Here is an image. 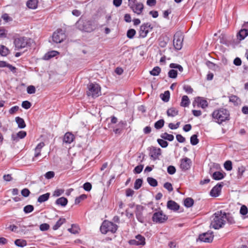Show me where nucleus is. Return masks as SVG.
<instances>
[{
  "label": "nucleus",
  "mask_w": 248,
  "mask_h": 248,
  "mask_svg": "<svg viewBox=\"0 0 248 248\" xmlns=\"http://www.w3.org/2000/svg\"><path fill=\"white\" fill-rule=\"evenodd\" d=\"M226 213L222 211H217L211 217L210 227L215 229L222 228L225 224Z\"/></svg>",
  "instance_id": "1"
},
{
  "label": "nucleus",
  "mask_w": 248,
  "mask_h": 248,
  "mask_svg": "<svg viewBox=\"0 0 248 248\" xmlns=\"http://www.w3.org/2000/svg\"><path fill=\"white\" fill-rule=\"evenodd\" d=\"M212 116L214 121L219 124L230 119L229 111L223 108L214 110L212 114Z\"/></svg>",
  "instance_id": "2"
},
{
  "label": "nucleus",
  "mask_w": 248,
  "mask_h": 248,
  "mask_svg": "<svg viewBox=\"0 0 248 248\" xmlns=\"http://www.w3.org/2000/svg\"><path fill=\"white\" fill-rule=\"evenodd\" d=\"M118 229V226L111 221L105 220L103 222L100 230L103 234H106L108 232L115 233Z\"/></svg>",
  "instance_id": "3"
},
{
  "label": "nucleus",
  "mask_w": 248,
  "mask_h": 248,
  "mask_svg": "<svg viewBox=\"0 0 248 248\" xmlns=\"http://www.w3.org/2000/svg\"><path fill=\"white\" fill-rule=\"evenodd\" d=\"M88 91L87 92L88 96L93 98L97 97L101 94V89L99 85L96 83H90L88 85Z\"/></svg>",
  "instance_id": "4"
},
{
  "label": "nucleus",
  "mask_w": 248,
  "mask_h": 248,
  "mask_svg": "<svg viewBox=\"0 0 248 248\" xmlns=\"http://www.w3.org/2000/svg\"><path fill=\"white\" fill-rule=\"evenodd\" d=\"M30 41L31 39L25 37L16 38L14 40L15 49L19 50L27 47L30 45Z\"/></svg>",
  "instance_id": "5"
},
{
  "label": "nucleus",
  "mask_w": 248,
  "mask_h": 248,
  "mask_svg": "<svg viewBox=\"0 0 248 248\" xmlns=\"http://www.w3.org/2000/svg\"><path fill=\"white\" fill-rule=\"evenodd\" d=\"M168 218V216L164 214L162 210L155 212L152 216V220L156 223H163Z\"/></svg>",
  "instance_id": "6"
},
{
  "label": "nucleus",
  "mask_w": 248,
  "mask_h": 248,
  "mask_svg": "<svg viewBox=\"0 0 248 248\" xmlns=\"http://www.w3.org/2000/svg\"><path fill=\"white\" fill-rule=\"evenodd\" d=\"M145 207L142 205L137 204L135 209V214L137 219L140 223H143L145 221V217L143 215V211Z\"/></svg>",
  "instance_id": "7"
},
{
  "label": "nucleus",
  "mask_w": 248,
  "mask_h": 248,
  "mask_svg": "<svg viewBox=\"0 0 248 248\" xmlns=\"http://www.w3.org/2000/svg\"><path fill=\"white\" fill-rule=\"evenodd\" d=\"M66 38L64 31L62 29H58L52 35V39L56 43H60Z\"/></svg>",
  "instance_id": "8"
},
{
  "label": "nucleus",
  "mask_w": 248,
  "mask_h": 248,
  "mask_svg": "<svg viewBox=\"0 0 248 248\" xmlns=\"http://www.w3.org/2000/svg\"><path fill=\"white\" fill-rule=\"evenodd\" d=\"M183 36L181 33L177 32L174 35L173 46L176 49L180 50L183 46Z\"/></svg>",
  "instance_id": "9"
},
{
  "label": "nucleus",
  "mask_w": 248,
  "mask_h": 248,
  "mask_svg": "<svg viewBox=\"0 0 248 248\" xmlns=\"http://www.w3.org/2000/svg\"><path fill=\"white\" fill-rule=\"evenodd\" d=\"M153 27L151 26V24L150 23H146L143 24L140 27L139 31L140 37L141 38L145 37L149 31L152 30Z\"/></svg>",
  "instance_id": "10"
},
{
  "label": "nucleus",
  "mask_w": 248,
  "mask_h": 248,
  "mask_svg": "<svg viewBox=\"0 0 248 248\" xmlns=\"http://www.w3.org/2000/svg\"><path fill=\"white\" fill-rule=\"evenodd\" d=\"M129 243L131 245L144 246L145 244V239L143 236L139 234L135 237V239L130 240Z\"/></svg>",
  "instance_id": "11"
},
{
  "label": "nucleus",
  "mask_w": 248,
  "mask_h": 248,
  "mask_svg": "<svg viewBox=\"0 0 248 248\" xmlns=\"http://www.w3.org/2000/svg\"><path fill=\"white\" fill-rule=\"evenodd\" d=\"M161 154V150L159 148L152 146L149 149V155L154 160L158 158Z\"/></svg>",
  "instance_id": "12"
},
{
  "label": "nucleus",
  "mask_w": 248,
  "mask_h": 248,
  "mask_svg": "<svg viewBox=\"0 0 248 248\" xmlns=\"http://www.w3.org/2000/svg\"><path fill=\"white\" fill-rule=\"evenodd\" d=\"M214 238V235L212 232H207L199 235V239L202 242L210 243L211 242Z\"/></svg>",
  "instance_id": "13"
},
{
  "label": "nucleus",
  "mask_w": 248,
  "mask_h": 248,
  "mask_svg": "<svg viewBox=\"0 0 248 248\" xmlns=\"http://www.w3.org/2000/svg\"><path fill=\"white\" fill-rule=\"evenodd\" d=\"M129 7L134 13L137 14L138 15H140L141 14L143 11L144 5L141 2H137Z\"/></svg>",
  "instance_id": "14"
},
{
  "label": "nucleus",
  "mask_w": 248,
  "mask_h": 248,
  "mask_svg": "<svg viewBox=\"0 0 248 248\" xmlns=\"http://www.w3.org/2000/svg\"><path fill=\"white\" fill-rule=\"evenodd\" d=\"M191 164V160L187 157H186L184 159H181V164H180V168L183 170H188L190 168Z\"/></svg>",
  "instance_id": "15"
},
{
  "label": "nucleus",
  "mask_w": 248,
  "mask_h": 248,
  "mask_svg": "<svg viewBox=\"0 0 248 248\" xmlns=\"http://www.w3.org/2000/svg\"><path fill=\"white\" fill-rule=\"evenodd\" d=\"M223 185L221 184H217L214 187L212 188L210 191V194L212 197H218L220 193L221 188Z\"/></svg>",
  "instance_id": "16"
},
{
  "label": "nucleus",
  "mask_w": 248,
  "mask_h": 248,
  "mask_svg": "<svg viewBox=\"0 0 248 248\" xmlns=\"http://www.w3.org/2000/svg\"><path fill=\"white\" fill-rule=\"evenodd\" d=\"M45 143L44 142H40L37 144L35 148L34 149V155L32 158V161H35V158L38 157L41 155V152L42 149L45 146Z\"/></svg>",
  "instance_id": "17"
},
{
  "label": "nucleus",
  "mask_w": 248,
  "mask_h": 248,
  "mask_svg": "<svg viewBox=\"0 0 248 248\" xmlns=\"http://www.w3.org/2000/svg\"><path fill=\"white\" fill-rule=\"evenodd\" d=\"M195 103L197 104L198 107H200L202 108H205L208 106V103L206 100L201 97H197L195 100Z\"/></svg>",
  "instance_id": "18"
},
{
  "label": "nucleus",
  "mask_w": 248,
  "mask_h": 248,
  "mask_svg": "<svg viewBox=\"0 0 248 248\" xmlns=\"http://www.w3.org/2000/svg\"><path fill=\"white\" fill-rule=\"evenodd\" d=\"M75 139L74 135L71 132H66L63 138V143L66 144L71 143Z\"/></svg>",
  "instance_id": "19"
},
{
  "label": "nucleus",
  "mask_w": 248,
  "mask_h": 248,
  "mask_svg": "<svg viewBox=\"0 0 248 248\" xmlns=\"http://www.w3.org/2000/svg\"><path fill=\"white\" fill-rule=\"evenodd\" d=\"M167 208L171 210L176 211L179 209V205L173 201H169L167 202Z\"/></svg>",
  "instance_id": "20"
},
{
  "label": "nucleus",
  "mask_w": 248,
  "mask_h": 248,
  "mask_svg": "<svg viewBox=\"0 0 248 248\" xmlns=\"http://www.w3.org/2000/svg\"><path fill=\"white\" fill-rule=\"evenodd\" d=\"M27 133L24 131H20L16 134H12V139L14 141H17L19 139H23L26 137Z\"/></svg>",
  "instance_id": "21"
},
{
  "label": "nucleus",
  "mask_w": 248,
  "mask_h": 248,
  "mask_svg": "<svg viewBox=\"0 0 248 248\" xmlns=\"http://www.w3.org/2000/svg\"><path fill=\"white\" fill-rule=\"evenodd\" d=\"M38 0H28L27 1L26 5L31 9H36L38 7Z\"/></svg>",
  "instance_id": "22"
},
{
  "label": "nucleus",
  "mask_w": 248,
  "mask_h": 248,
  "mask_svg": "<svg viewBox=\"0 0 248 248\" xmlns=\"http://www.w3.org/2000/svg\"><path fill=\"white\" fill-rule=\"evenodd\" d=\"M248 36V32L242 28L237 34V38L239 41H242Z\"/></svg>",
  "instance_id": "23"
},
{
  "label": "nucleus",
  "mask_w": 248,
  "mask_h": 248,
  "mask_svg": "<svg viewBox=\"0 0 248 248\" xmlns=\"http://www.w3.org/2000/svg\"><path fill=\"white\" fill-rule=\"evenodd\" d=\"M68 202L67 199L63 197L58 198L56 201V204L59 205H61L62 206H65Z\"/></svg>",
  "instance_id": "24"
},
{
  "label": "nucleus",
  "mask_w": 248,
  "mask_h": 248,
  "mask_svg": "<svg viewBox=\"0 0 248 248\" xmlns=\"http://www.w3.org/2000/svg\"><path fill=\"white\" fill-rule=\"evenodd\" d=\"M15 120L19 128H24L26 127V124L23 119L16 117Z\"/></svg>",
  "instance_id": "25"
},
{
  "label": "nucleus",
  "mask_w": 248,
  "mask_h": 248,
  "mask_svg": "<svg viewBox=\"0 0 248 248\" xmlns=\"http://www.w3.org/2000/svg\"><path fill=\"white\" fill-rule=\"evenodd\" d=\"M212 178L215 180H220L224 178V175L220 171H216L212 174Z\"/></svg>",
  "instance_id": "26"
},
{
  "label": "nucleus",
  "mask_w": 248,
  "mask_h": 248,
  "mask_svg": "<svg viewBox=\"0 0 248 248\" xmlns=\"http://www.w3.org/2000/svg\"><path fill=\"white\" fill-rule=\"evenodd\" d=\"M50 196L49 193H46L40 196L38 199L37 202L39 203H42L48 200Z\"/></svg>",
  "instance_id": "27"
},
{
  "label": "nucleus",
  "mask_w": 248,
  "mask_h": 248,
  "mask_svg": "<svg viewBox=\"0 0 248 248\" xmlns=\"http://www.w3.org/2000/svg\"><path fill=\"white\" fill-rule=\"evenodd\" d=\"M178 113V111L174 108H171L168 109L167 114L168 116L174 117Z\"/></svg>",
  "instance_id": "28"
},
{
  "label": "nucleus",
  "mask_w": 248,
  "mask_h": 248,
  "mask_svg": "<svg viewBox=\"0 0 248 248\" xmlns=\"http://www.w3.org/2000/svg\"><path fill=\"white\" fill-rule=\"evenodd\" d=\"M161 99L165 102H168L169 101L170 97V93L169 91H166L164 93H161L160 95Z\"/></svg>",
  "instance_id": "29"
},
{
  "label": "nucleus",
  "mask_w": 248,
  "mask_h": 248,
  "mask_svg": "<svg viewBox=\"0 0 248 248\" xmlns=\"http://www.w3.org/2000/svg\"><path fill=\"white\" fill-rule=\"evenodd\" d=\"M190 104V101L187 96L184 95L182 97L181 106L184 107H188Z\"/></svg>",
  "instance_id": "30"
},
{
  "label": "nucleus",
  "mask_w": 248,
  "mask_h": 248,
  "mask_svg": "<svg viewBox=\"0 0 248 248\" xmlns=\"http://www.w3.org/2000/svg\"><path fill=\"white\" fill-rule=\"evenodd\" d=\"M65 222V218H60L56 223V224L53 226V229L54 230H57Z\"/></svg>",
  "instance_id": "31"
},
{
  "label": "nucleus",
  "mask_w": 248,
  "mask_h": 248,
  "mask_svg": "<svg viewBox=\"0 0 248 248\" xmlns=\"http://www.w3.org/2000/svg\"><path fill=\"white\" fill-rule=\"evenodd\" d=\"M15 244L17 247H24L27 244L25 240L18 239L15 241Z\"/></svg>",
  "instance_id": "32"
},
{
  "label": "nucleus",
  "mask_w": 248,
  "mask_h": 248,
  "mask_svg": "<svg viewBox=\"0 0 248 248\" xmlns=\"http://www.w3.org/2000/svg\"><path fill=\"white\" fill-rule=\"evenodd\" d=\"M160 137L164 140L171 141L174 140V136L171 134H169L166 132L162 134Z\"/></svg>",
  "instance_id": "33"
},
{
  "label": "nucleus",
  "mask_w": 248,
  "mask_h": 248,
  "mask_svg": "<svg viewBox=\"0 0 248 248\" xmlns=\"http://www.w3.org/2000/svg\"><path fill=\"white\" fill-rule=\"evenodd\" d=\"M194 204V200L191 198H187L184 200V205L186 207H190Z\"/></svg>",
  "instance_id": "34"
},
{
  "label": "nucleus",
  "mask_w": 248,
  "mask_h": 248,
  "mask_svg": "<svg viewBox=\"0 0 248 248\" xmlns=\"http://www.w3.org/2000/svg\"><path fill=\"white\" fill-rule=\"evenodd\" d=\"M9 53L8 49L3 45H0V54L3 56H7Z\"/></svg>",
  "instance_id": "35"
},
{
  "label": "nucleus",
  "mask_w": 248,
  "mask_h": 248,
  "mask_svg": "<svg viewBox=\"0 0 248 248\" xmlns=\"http://www.w3.org/2000/svg\"><path fill=\"white\" fill-rule=\"evenodd\" d=\"M58 52L56 51H51L48 52L45 55V59L46 60H48L52 57L56 56L57 54H58Z\"/></svg>",
  "instance_id": "36"
},
{
  "label": "nucleus",
  "mask_w": 248,
  "mask_h": 248,
  "mask_svg": "<svg viewBox=\"0 0 248 248\" xmlns=\"http://www.w3.org/2000/svg\"><path fill=\"white\" fill-rule=\"evenodd\" d=\"M160 68L158 66H155L150 72V73L152 76H158L160 74Z\"/></svg>",
  "instance_id": "37"
},
{
  "label": "nucleus",
  "mask_w": 248,
  "mask_h": 248,
  "mask_svg": "<svg viewBox=\"0 0 248 248\" xmlns=\"http://www.w3.org/2000/svg\"><path fill=\"white\" fill-rule=\"evenodd\" d=\"M164 121L163 119L159 120L156 122L155 124V127L156 129H161L164 125Z\"/></svg>",
  "instance_id": "38"
},
{
  "label": "nucleus",
  "mask_w": 248,
  "mask_h": 248,
  "mask_svg": "<svg viewBox=\"0 0 248 248\" xmlns=\"http://www.w3.org/2000/svg\"><path fill=\"white\" fill-rule=\"evenodd\" d=\"M199 140L198 139V136L197 135H196V134L193 135L190 137V143L192 145H197L199 143Z\"/></svg>",
  "instance_id": "39"
},
{
  "label": "nucleus",
  "mask_w": 248,
  "mask_h": 248,
  "mask_svg": "<svg viewBox=\"0 0 248 248\" xmlns=\"http://www.w3.org/2000/svg\"><path fill=\"white\" fill-rule=\"evenodd\" d=\"M147 181L149 184L152 186L155 187L157 186V181L152 177H148Z\"/></svg>",
  "instance_id": "40"
},
{
  "label": "nucleus",
  "mask_w": 248,
  "mask_h": 248,
  "mask_svg": "<svg viewBox=\"0 0 248 248\" xmlns=\"http://www.w3.org/2000/svg\"><path fill=\"white\" fill-rule=\"evenodd\" d=\"M224 167L225 169L228 171H230L232 170V162L230 160H227L225 162L224 164Z\"/></svg>",
  "instance_id": "41"
},
{
  "label": "nucleus",
  "mask_w": 248,
  "mask_h": 248,
  "mask_svg": "<svg viewBox=\"0 0 248 248\" xmlns=\"http://www.w3.org/2000/svg\"><path fill=\"white\" fill-rule=\"evenodd\" d=\"M79 228L76 225L73 224L71 228L68 229V231L73 234L78 233L79 232Z\"/></svg>",
  "instance_id": "42"
},
{
  "label": "nucleus",
  "mask_w": 248,
  "mask_h": 248,
  "mask_svg": "<svg viewBox=\"0 0 248 248\" xmlns=\"http://www.w3.org/2000/svg\"><path fill=\"white\" fill-rule=\"evenodd\" d=\"M87 198V195L85 194H82L78 197H77L75 199V203L76 204L79 203L81 201H83Z\"/></svg>",
  "instance_id": "43"
},
{
  "label": "nucleus",
  "mask_w": 248,
  "mask_h": 248,
  "mask_svg": "<svg viewBox=\"0 0 248 248\" xmlns=\"http://www.w3.org/2000/svg\"><path fill=\"white\" fill-rule=\"evenodd\" d=\"M142 180L141 179H137L134 183V188L139 189L142 186Z\"/></svg>",
  "instance_id": "44"
},
{
  "label": "nucleus",
  "mask_w": 248,
  "mask_h": 248,
  "mask_svg": "<svg viewBox=\"0 0 248 248\" xmlns=\"http://www.w3.org/2000/svg\"><path fill=\"white\" fill-rule=\"evenodd\" d=\"M168 76L171 78H175L177 76V72L176 70L171 69L168 73Z\"/></svg>",
  "instance_id": "45"
},
{
  "label": "nucleus",
  "mask_w": 248,
  "mask_h": 248,
  "mask_svg": "<svg viewBox=\"0 0 248 248\" xmlns=\"http://www.w3.org/2000/svg\"><path fill=\"white\" fill-rule=\"evenodd\" d=\"M157 141L159 145L162 148H166L168 145V142L164 140V139H158Z\"/></svg>",
  "instance_id": "46"
},
{
  "label": "nucleus",
  "mask_w": 248,
  "mask_h": 248,
  "mask_svg": "<svg viewBox=\"0 0 248 248\" xmlns=\"http://www.w3.org/2000/svg\"><path fill=\"white\" fill-rule=\"evenodd\" d=\"M136 34V31L134 29H129L127 31V37L129 39L133 38Z\"/></svg>",
  "instance_id": "47"
},
{
  "label": "nucleus",
  "mask_w": 248,
  "mask_h": 248,
  "mask_svg": "<svg viewBox=\"0 0 248 248\" xmlns=\"http://www.w3.org/2000/svg\"><path fill=\"white\" fill-rule=\"evenodd\" d=\"M34 209V207L31 205H28L24 207V211L25 213L31 212Z\"/></svg>",
  "instance_id": "48"
},
{
  "label": "nucleus",
  "mask_w": 248,
  "mask_h": 248,
  "mask_svg": "<svg viewBox=\"0 0 248 248\" xmlns=\"http://www.w3.org/2000/svg\"><path fill=\"white\" fill-rule=\"evenodd\" d=\"M31 106V103L28 101H23L21 104V106L25 109H29Z\"/></svg>",
  "instance_id": "49"
},
{
  "label": "nucleus",
  "mask_w": 248,
  "mask_h": 248,
  "mask_svg": "<svg viewBox=\"0 0 248 248\" xmlns=\"http://www.w3.org/2000/svg\"><path fill=\"white\" fill-rule=\"evenodd\" d=\"M143 168V165H138L135 168V169L134 170V173H137V174L140 173L142 171Z\"/></svg>",
  "instance_id": "50"
},
{
  "label": "nucleus",
  "mask_w": 248,
  "mask_h": 248,
  "mask_svg": "<svg viewBox=\"0 0 248 248\" xmlns=\"http://www.w3.org/2000/svg\"><path fill=\"white\" fill-rule=\"evenodd\" d=\"M226 221H227L230 224H232L235 223V221L233 218L229 215H227V214L226 213L225 222Z\"/></svg>",
  "instance_id": "51"
},
{
  "label": "nucleus",
  "mask_w": 248,
  "mask_h": 248,
  "mask_svg": "<svg viewBox=\"0 0 248 248\" xmlns=\"http://www.w3.org/2000/svg\"><path fill=\"white\" fill-rule=\"evenodd\" d=\"M40 230L42 231H46L49 229V225L47 223H43L40 225Z\"/></svg>",
  "instance_id": "52"
},
{
  "label": "nucleus",
  "mask_w": 248,
  "mask_h": 248,
  "mask_svg": "<svg viewBox=\"0 0 248 248\" xmlns=\"http://www.w3.org/2000/svg\"><path fill=\"white\" fill-rule=\"evenodd\" d=\"M164 187L167 189L169 192L173 190L172 185L169 182H166L164 184Z\"/></svg>",
  "instance_id": "53"
},
{
  "label": "nucleus",
  "mask_w": 248,
  "mask_h": 248,
  "mask_svg": "<svg viewBox=\"0 0 248 248\" xmlns=\"http://www.w3.org/2000/svg\"><path fill=\"white\" fill-rule=\"evenodd\" d=\"M167 171L170 174L172 175L176 171L175 168L173 166H169L167 168Z\"/></svg>",
  "instance_id": "54"
},
{
  "label": "nucleus",
  "mask_w": 248,
  "mask_h": 248,
  "mask_svg": "<svg viewBox=\"0 0 248 248\" xmlns=\"http://www.w3.org/2000/svg\"><path fill=\"white\" fill-rule=\"evenodd\" d=\"M248 209L246 206L242 205L241 207L240 213L241 215H246L248 213Z\"/></svg>",
  "instance_id": "55"
},
{
  "label": "nucleus",
  "mask_w": 248,
  "mask_h": 248,
  "mask_svg": "<svg viewBox=\"0 0 248 248\" xmlns=\"http://www.w3.org/2000/svg\"><path fill=\"white\" fill-rule=\"evenodd\" d=\"M183 89L187 93H192L193 91V89L189 85H185Z\"/></svg>",
  "instance_id": "56"
},
{
  "label": "nucleus",
  "mask_w": 248,
  "mask_h": 248,
  "mask_svg": "<svg viewBox=\"0 0 248 248\" xmlns=\"http://www.w3.org/2000/svg\"><path fill=\"white\" fill-rule=\"evenodd\" d=\"M35 88L32 85H30L27 88V93L29 94H32L35 93Z\"/></svg>",
  "instance_id": "57"
},
{
  "label": "nucleus",
  "mask_w": 248,
  "mask_h": 248,
  "mask_svg": "<svg viewBox=\"0 0 248 248\" xmlns=\"http://www.w3.org/2000/svg\"><path fill=\"white\" fill-rule=\"evenodd\" d=\"M63 192V189H58L54 191L53 195L54 196L58 197L61 195Z\"/></svg>",
  "instance_id": "58"
},
{
  "label": "nucleus",
  "mask_w": 248,
  "mask_h": 248,
  "mask_svg": "<svg viewBox=\"0 0 248 248\" xmlns=\"http://www.w3.org/2000/svg\"><path fill=\"white\" fill-rule=\"evenodd\" d=\"M83 188L87 191H90L92 189V185L89 182H86L83 185Z\"/></svg>",
  "instance_id": "59"
},
{
  "label": "nucleus",
  "mask_w": 248,
  "mask_h": 248,
  "mask_svg": "<svg viewBox=\"0 0 248 248\" xmlns=\"http://www.w3.org/2000/svg\"><path fill=\"white\" fill-rule=\"evenodd\" d=\"M55 173L52 171H49L47 172L45 174V177L46 179H49L54 177Z\"/></svg>",
  "instance_id": "60"
},
{
  "label": "nucleus",
  "mask_w": 248,
  "mask_h": 248,
  "mask_svg": "<svg viewBox=\"0 0 248 248\" xmlns=\"http://www.w3.org/2000/svg\"><path fill=\"white\" fill-rule=\"evenodd\" d=\"M19 109V107L17 106H15L12 107L9 110V112L11 114H13L15 113Z\"/></svg>",
  "instance_id": "61"
},
{
  "label": "nucleus",
  "mask_w": 248,
  "mask_h": 248,
  "mask_svg": "<svg viewBox=\"0 0 248 248\" xmlns=\"http://www.w3.org/2000/svg\"><path fill=\"white\" fill-rule=\"evenodd\" d=\"M30 193V190L27 188H24L21 191V194L23 196L25 197H28Z\"/></svg>",
  "instance_id": "62"
},
{
  "label": "nucleus",
  "mask_w": 248,
  "mask_h": 248,
  "mask_svg": "<svg viewBox=\"0 0 248 248\" xmlns=\"http://www.w3.org/2000/svg\"><path fill=\"white\" fill-rule=\"evenodd\" d=\"M177 141L179 142L183 143L186 140L185 138L180 134H177L176 136Z\"/></svg>",
  "instance_id": "63"
},
{
  "label": "nucleus",
  "mask_w": 248,
  "mask_h": 248,
  "mask_svg": "<svg viewBox=\"0 0 248 248\" xmlns=\"http://www.w3.org/2000/svg\"><path fill=\"white\" fill-rule=\"evenodd\" d=\"M245 171V168L244 166L239 167L238 169V175L241 177Z\"/></svg>",
  "instance_id": "64"
}]
</instances>
